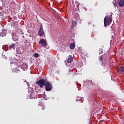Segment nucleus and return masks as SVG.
Wrapping results in <instances>:
<instances>
[{
    "instance_id": "21",
    "label": "nucleus",
    "mask_w": 124,
    "mask_h": 124,
    "mask_svg": "<svg viewBox=\"0 0 124 124\" xmlns=\"http://www.w3.org/2000/svg\"><path fill=\"white\" fill-rule=\"evenodd\" d=\"M78 99H79V98H78V99H77V100H78Z\"/></svg>"
},
{
    "instance_id": "10",
    "label": "nucleus",
    "mask_w": 124,
    "mask_h": 124,
    "mask_svg": "<svg viewBox=\"0 0 124 124\" xmlns=\"http://www.w3.org/2000/svg\"><path fill=\"white\" fill-rule=\"evenodd\" d=\"M21 68L23 70H27L28 69V65L24 64L23 65L21 66Z\"/></svg>"
},
{
    "instance_id": "23",
    "label": "nucleus",
    "mask_w": 124,
    "mask_h": 124,
    "mask_svg": "<svg viewBox=\"0 0 124 124\" xmlns=\"http://www.w3.org/2000/svg\"><path fill=\"white\" fill-rule=\"evenodd\" d=\"M100 110H102V109H100Z\"/></svg>"
},
{
    "instance_id": "8",
    "label": "nucleus",
    "mask_w": 124,
    "mask_h": 124,
    "mask_svg": "<svg viewBox=\"0 0 124 124\" xmlns=\"http://www.w3.org/2000/svg\"><path fill=\"white\" fill-rule=\"evenodd\" d=\"M9 50H12V49H14V50H15V44H13L8 47Z\"/></svg>"
},
{
    "instance_id": "18",
    "label": "nucleus",
    "mask_w": 124,
    "mask_h": 124,
    "mask_svg": "<svg viewBox=\"0 0 124 124\" xmlns=\"http://www.w3.org/2000/svg\"><path fill=\"white\" fill-rule=\"evenodd\" d=\"M42 110H45V107L43 106L42 107Z\"/></svg>"
},
{
    "instance_id": "4",
    "label": "nucleus",
    "mask_w": 124,
    "mask_h": 124,
    "mask_svg": "<svg viewBox=\"0 0 124 124\" xmlns=\"http://www.w3.org/2000/svg\"><path fill=\"white\" fill-rule=\"evenodd\" d=\"M38 34L39 36H42V35H44V32H43V27H42V25L40 26V29L38 31Z\"/></svg>"
},
{
    "instance_id": "12",
    "label": "nucleus",
    "mask_w": 124,
    "mask_h": 124,
    "mask_svg": "<svg viewBox=\"0 0 124 124\" xmlns=\"http://www.w3.org/2000/svg\"><path fill=\"white\" fill-rule=\"evenodd\" d=\"M119 72H124V66H121L119 69Z\"/></svg>"
},
{
    "instance_id": "7",
    "label": "nucleus",
    "mask_w": 124,
    "mask_h": 124,
    "mask_svg": "<svg viewBox=\"0 0 124 124\" xmlns=\"http://www.w3.org/2000/svg\"><path fill=\"white\" fill-rule=\"evenodd\" d=\"M6 33V30L3 29L2 30V32H0V36L3 37V36H5Z\"/></svg>"
},
{
    "instance_id": "5",
    "label": "nucleus",
    "mask_w": 124,
    "mask_h": 124,
    "mask_svg": "<svg viewBox=\"0 0 124 124\" xmlns=\"http://www.w3.org/2000/svg\"><path fill=\"white\" fill-rule=\"evenodd\" d=\"M39 43L40 44H42V45H43L44 47L46 46L47 45V42L44 39H41L39 41Z\"/></svg>"
},
{
    "instance_id": "19",
    "label": "nucleus",
    "mask_w": 124,
    "mask_h": 124,
    "mask_svg": "<svg viewBox=\"0 0 124 124\" xmlns=\"http://www.w3.org/2000/svg\"><path fill=\"white\" fill-rule=\"evenodd\" d=\"M16 71H19V69H16Z\"/></svg>"
},
{
    "instance_id": "14",
    "label": "nucleus",
    "mask_w": 124,
    "mask_h": 124,
    "mask_svg": "<svg viewBox=\"0 0 124 124\" xmlns=\"http://www.w3.org/2000/svg\"><path fill=\"white\" fill-rule=\"evenodd\" d=\"M77 25V21H75L72 22V28H75Z\"/></svg>"
},
{
    "instance_id": "17",
    "label": "nucleus",
    "mask_w": 124,
    "mask_h": 124,
    "mask_svg": "<svg viewBox=\"0 0 124 124\" xmlns=\"http://www.w3.org/2000/svg\"><path fill=\"white\" fill-rule=\"evenodd\" d=\"M34 57H35V58H38V54L35 53L34 54Z\"/></svg>"
},
{
    "instance_id": "6",
    "label": "nucleus",
    "mask_w": 124,
    "mask_h": 124,
    "mask_svg": "<svg viewBox=\"0 0 124 124\" xmlns=\"http://www.w3.org/2000/svg\"><path fill=\"white\" fill-rule=\"evenodd\" d=\"M73 62V58L72 57V56L69 55L68 57L67 62H68V63H70L71 62Z\"/></svg>"
},
{
    "instance_id": "1",
    "label": "nucleus",
    "mask_w": 124,
    "mask_h": 124,
    "mask_svg": "<svg viewBox=\"0 0 124 124\" xmlns=\"http://www.w3.org/2000/svg\"><path fill=\"white\" fill-rule=\"evenodd\" d=\"M46 82L47 79L43 78L37 81L36 84H37V85H39V86H40V87L41 88H43L44 86H45Z\"/></svg>"
},
{
    "instance_id": "16",
    "label": "nucleus",
    "mask_w": 124,
    "mask_h": 124,
    "mask_svg": "<svg viewBox=\"0 0 124 124\" xmlns=\"http://www.w3.org/2000/svg\"><path fill=\"white\" fill-rule=\"evenodd\" d=\"M99 51V54H102V53H103V49H102V48H100Z\"/></svg>"
},
{
    "instance_id": "20",
    "label": "nucleus",
    "mask_w": 124,
    "mask_h": 124,
    "mask_svg": "<svg viewBox=\"0 0 124 124\" xmlns=\"http://www.w3.org/2000/svg\"><path fill=\"white\" fill-rule=\"evenodd\" d=\"M78 99H79V100H80V99H81V98H78Z\"/></svg>"
},
{
    "instance_id": "3",
    "label": "nucleus",
    "mask_w": 124,
    "mask_h": 124,
    "mask_svg": "<svg viewBox=\"0 0 124 124\" xmlns=\"http://www.w3.org/2000/svg\"><path fill=\"white\" fill-rule=\"evenodd\" d=\"M104 22V26L107 27V26H109V25L111 24V23L112 22V20L110 19H108V18L105 17Z\"/></svg>"
},
{
    "instance_id": "13",
    "label": "nucleus",
    "mask_w": 124,
    "mask_h": 124,
    "mask_svg": "<svg viewBox=\"0 0 124 124\" xmlns=\"http://www.w3.org/2000/svg\"><path fill=\"white\" fill-rule=\"evenodd\" d=\"M99 61H100L101 64H102V62H103L102 61H103V55H101L99 57Z\"/></svg>"
},
{
    "instance_id": "22",
    "label": "nucleus",
    "mask_w": 124,
    "mask_h": 124,
    "mask_svg": "<svg viewBox=\"0 0 124 124\" xmlns=\"http://www.w3.org/2000/svg\"><path fill=\"white\" fill-rule=\"evenodd\" d=\"M78 99H79V98H78V99H77V100H78Z\"/></svg>"
},
{
    "instance_id": "9",
    "label": "nucleus",
    "mask_w": 124,
    "mask_h": 124,
    "mask_svg": "<svg viewBox=\"0 0 124 124\" xmlns=\"http://www.w3.org/2000/svg\"><path fill=\"white\" fill-rule=\"evenodd\" d=\"M119 6L123 7L124 5V0H120L119 2Z\"/></svg>"
},
{
    "instance_id": "2",
    "label": "nucleus",
    "mask_w": 124,
    "mask_h": 124,
    "mask_svg": "<svg viewBox=\"0 0 124 124\" xmlns=\"http://www.w3.org/2000/svg\"><path fill=\"white\" fill-rule=\"evenodd\" d=\"M45 87L46 88V92H50L51 90L53 89V85L51 84V83L48 81H46V84H45Z\"/></svg>"
},
{
    "instance_id": "11",
    "label": "nucleus",
    "mask_w": 124,
    "mask_h": 124,
    "mask_svg": "<svg viewBox=\"0 0 124 124\" xmlns=\"http://www.w3.org/2000/svg\"><path fill=\"white\" fill-rule=\"evenodd\" d=\"M75 44H74V43H72L70 45V48L71 50H73V49H74V48H75Z\"/></svg>"
},
{
    "instance_id": "15",
    "label": "nucleus",
    "mask_w": 124,
    "mask_h": 124,
    "mask_svg": "<svg viewBox=\"0 0 124 124\" xmlns=\"http://www.w3.org/2000/svg\"><path fill=\"white\" fill-rule=\"evenodd\" d=\"M105 18H106L107 19H108V20H110L112 21V16H106V17Z\"/></svg>"
}]
</instances>
